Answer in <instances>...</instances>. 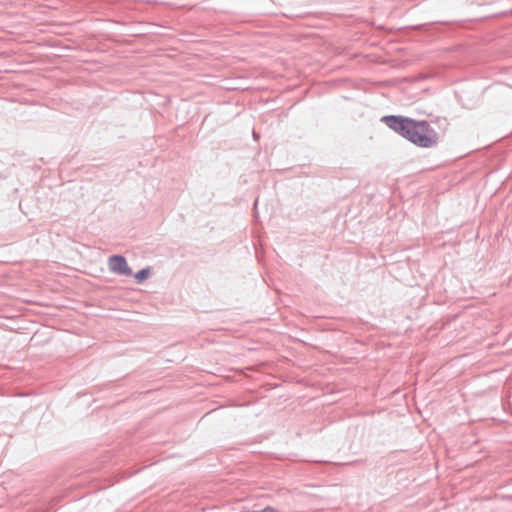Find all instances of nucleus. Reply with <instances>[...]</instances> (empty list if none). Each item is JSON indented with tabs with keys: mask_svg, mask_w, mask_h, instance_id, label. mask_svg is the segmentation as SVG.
Returning <instances> with one entry per match:
<instances>
[{
	"mask_svg": "<svg viewBox=\"0 0 512 512\" xmlns=\"http://www.w3.org/2000/svg\"><path fill=\"white\" fill-rule=\"evenodd\" d=\"M108 267L112 273L126 276H130L132 274V270L128 266L125 257L121 255L110 256L108 259Z\"/></svg>",
	"mask_w": 512,
	"mask_h": 512,
	"instance_id": "f03ea898",
	"label": "nucleus"
},
{
	"mask_svg": "<svg viewBox=\"0 0 512 512\" xmlns=\"http://www.w3.org/2000/svg\"><path fill=\"white\" fill-rule=\"evenodd\" d=\"M382 121L389 128L419 147L429 148L437 142V134L427 121H415L394 115L384 116Z\"/></svg>",
	"mask_w": 512,
	"mask_h": 512,
	"instance_id": "f257e3e1",
	"label": "nucleus"
},
{
	"mask_svg": "<svg viewBox=\"0 0 512 512\" xmlns=\"http://www.w3.org/2000/svg\"><path fill=\"white\" fill-rule=\"evenodd\" d=\"M253 136H254V138H257V137H258V135L256 134V132H253Z\"/></svg>",
	"mask_w": 512,
	"mask_h": 512,
	"instance_id": "20e7f679",
	"label": "nucleus"
},
{
	"mask_svg": "<svg viewBox=\"0 0 512 512\" xmlns=\"http://www.w3.org/2000/svg\"><path fill=\"white\" fill-rule=\"evenodd\" d=\"M150 275V268H144L135 274V279L138 283H142Z\"/></svg>",
	"mask_w": 512,
	"mask_h": 512,
	"instance_id": "7ed1b4c3",
	"label": "nucleus"
}]
</instances>
